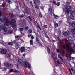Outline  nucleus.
Wrapping results in <instances>:
<instances>
[{"instance_id": "obj_59", "label": "nucleus", "mask_w": 75, "mask_h": 75, "mask_svg": "<svg viewBox=\"0 0 75 75\" xmlns=\"http://www.w3.org/2000/svg\"><path fill=\"white\" fill-rule=\"evenodd\" d=\"M37 1L38 3H40V0H37Z\"/></svg>"}, {"instance_id": "obj_27", "label": "nucleus", "mask_w": 75, "mask_h": 75, "mask_svg": "<svg viewBox=\"0 0 75 75\" xmlns=\"http://www.w3.org/2000/svg\"><path fill=\"white\" fill-rule=\"evenodd\" d=\"M27 18H28V20H30V21H32V20H31V18H30V16L28 17Z\"/></svg>"}, {"instance_id": "obj_26", "label": "nucleus", "mask_w": 75, "mask_h": 75, "mask_svg": "<svg viewBox=\"0 0 75 75\" xmlns=\"http://www.w3.org/2000/svg\"><path fill=\"white\" fill-rule=\"evenodd\" d=\"M35 7L37 9H38V5H37V4L35 5Z\"/></svg>"}, {"instance_id": "obj_48", "label": "nucleus", "mask_w": 75, "mask_h": 75, "mask_svg": "<svg viewBox=\"0 0 75 75\" xmlns=\"http://www.w3.org/2000/svg\"><path fill=\"white\" fill-rule=\"evenodd\" d=\"M55 26L56 27H58V23H56L55 24Z\"/></svg>"}, {"instance_id": "obj_45", "label": "nucleus", "mask_w": 75, "mask_h": 75, "mask_svg": "<svg viewBox=\"0 0 75 75\" xmlns=\"http://www.w3.org/2000/svg\"><path fill=\"white\" fill-rule=\"evenodd\" d=\"M72 36L74 37H75V33H74L73 34Z\"/></svg>"}, {"instance_id": "obj_4", "label": "nucleus", "mask_w": 75, "mask_h": 75, "mask_svg": "<svg viewBox=\"0 0 75 75\" xmlns=\"http://www.w3.org/2000/svg\"><path fill=\"white\" fill-rule=\"evenodd\" d=\"M16 61L19 64H20L21 65H23L25 67H27L29 69H31V65L29 62H27V59H26V60L23 61L21 59H17Z\"/></svg>"}, {"instance_id": "obj_54", "label": "nucleus", "mask_w": 75, "mask_h": 75, "mask_svg": "<svg viewBox=\"0 0 75 75\" xmlns=\"http://www.w3.org/2000/svg\"><path fill=\"white\" fill-rule=\"evenodd\" d=\"M23 57H25V55H26V54H23Z\"/></svg>"}, {"instance_id": "obj_15", "label": "nucleus", "mask_w": 75, "mask_h": 75, "mask_svg": "<svg viewBox=\"0 0 75 75\" xmlns=\"http://www.w3.org/2000/svg\"><path fill=\"white\" fill-rule=\"evenodd\" d=\"M10 71L11 72H15V73H16V74H18V73H19V72L18 71L16 70H13V69H11Z\"/></svg>"}, {"instance_id": "obj_42", "label": "nucleus", "mask_w": 75, "mask_h": 75, "mask_svg": "<svg viewBox=\"0 0 75 75\" xmlns=\"http://www.w3.org/2000/svg\"><path fill=\"white\" fill-rule=\"evenodd\" d=\"M40 8L41 9H42V10H43L44 9V6H40Z\"/></svg>"}, {"instance_id": "obj_17", "label": "nucleus", "mask_w": 75, "mask_h": 75, "mask_svg": "<svg viewBox=\"0 0 75 75\" xmlns=\"http://www.w3.org/2000/svg\"><path fill=\"white\" fill-rule=\"evenodd\" d=\"M20 35H18L15 36V38L16 40H18L20 39Z\"/></svg>"}, {"instance_id": "obj_51", "label": "nucleus", "mask_w": 75, "mask_h": 75, "mask_svg": "<svg viewBox=\"0 0 75 75\" xmlns=\"http://www.w3.org/2000/svg\"><path fill=\"white\" fill-rule=\"evenodd\" d=\"M16 1H16H15V3H18V0H15Z\"/></svg>"}, {"instance_id": "obj_38", "label": "nucleus", "mask_w": 75, "mask_h": 75, "mask_svg": "<svg viewBox=\"0 0 75 75\" xmlns=\"http://www.w3.org/2000/svg\"><path fill=\"white\" fill-rule=\"evenodd\" d=\"M13 44V42H10L8 43V44L10 45H12Z\"/></svg>"}, {"instance_id": "obj_7", "label": "nucleus", "mask_w": 75, "mask_h": 75, "mask_svg": "<svg viewBox=\"0 0 75 75\" xmlns=\"http://www.w3.org/2000/svg\"><path fill=\"white\" fill-rule=\"evenodd\" d=\"M7 52V50L4 49L0 48V53H1V54H6Z\"/></svg>"}, {"instance_id": "obj_36", "label": "nucleus", "mask_w": 75, "mask_h": 75, "mask_svg": "<svg viewBox=\"0 0 75 75\" xmlns=\"http://www.w3.org/2000/svg\"><path fill=\"white\" fill-rule=\"evenodd\" d=\"M8 2L9 3V4H11V1H10V0H8Z\"/></svg>"}, {"instance_id": "obj_44", "label": "nucleus", "mask_w": 75, "mask_h": 75, "mask_svg": "<svg viewBox=\"0 0 75 75\" xmlns=\"http://www.w3.org/2000/svg\"><path fill=\"white\" fill-rule=\"evenodd\" d=\"M39 15L40 17H42V16H41V13H39Z\"/></svg>"}, {"instance_id": "obj_60", "label": "nucleus", "mask_w": 75, "mask_h": 75, "mask_svg": "<svg viewBox=\"0 0 75 75\" xmlns=\"http://www.w3.org/2000/svg\"><path fill=\"white\" fill-rule=\"evenodd\" d=\"M66 3H67V4H69V2H68V1H67Z\"/></svg>"}, {"instance_id": "obj_55", "label": "nucleus", "mask_w": 75, "mask_h": 75, "mask_svg": "<svg viewBox=\"0 0 75 75\" xmlns=\"http://www.w3.org/2000/svg\"><path fill=\"white\" fill-rule=\"evenodd\" d=\"M31 38L32 39H34V37L33 36H31Z\"/></svg>"}, {"instance_id": "obj_24", "label": "nucleus", "mask_w": 75, "mask_h": 75, "mask_svg": "<svg viewBox=\"0 0 75 75\" xmlns=\"http://www.w3.org/2000/svg\"><path fill=\"white\" fill-rule=\"evenodd\" d=\"M1 44H4H4H6V43L5 42H4L3 41L1 40Z\"/></svg>"}, {"instance_id": "obj_56", "label": "nucleus", "mask_w": 75, "mask_h": 75, "mask_svg": "<svg viewBox=\"0 0 75 75\" xmlns=\"http://www.w3.org/2000/svg\"><path fill=\"white\" fill-rule=\"evenodd\" d=\"M62 53H63V54H64L65 51H64V50H63V51L62 52Z\"/></svg>"}, {"instance_id": "obj_31", "label": "nucleus", "mask_w": 75, "mask_h": 75, "mask_svg": "<svg viewBox=\"0 0 75 75\" xmlns=\"http://www.w3.org/2000/svg\"><path fill=\"white\" fill-rule=\"evenodd\" d=\"M69 69L70 71V72L71 75H72V72H71V69H70V68H69Z\"/></svg>"}, {"instance_id": "obj_49", "label": "nucleus", "mask_w": 75, "mask_h": 75, "mask_svg": "<svg viewBox=\"0 0 75 75\" xmlns=\"http://www.w3.org/2000/svg\"><path fill=\"white\" fill-rule=\"evenodd\" d=\"M1 16V10H0V17Z\"/></svg>"}, {"instance_id": "obj_6", "label": "nucleus", "mask_w": 75, "mask_h": 75, "mask_svg": "<svg viewBox=\"0 0 75 75\" xmlns=\"http://www.w3.org/2000/svg\"><path fill=\"white\" fill-rule=\"evenodd\" d=\"M71 31L70 30H69V31L64 32L63 33L64 35V36L67 37V36L69 35V34H72V33H74V32H75V28L71 29Z\"/></svg>"}, {"instance_id": "obj_50", "label": "nucleus", "mask_w": 75, "mask_h": 75, "mask_svg": "<svg viewBox=\"0 0 75 75\" xmlns=\"http://www.w3.org/2000/svg\"><path fill=\"white\" fill-rule=\"evenodd\" d=\"M57 52H59V49L57 50Z\"/></svg>"}, {"instance_id": "obj_18", "label": "nucleus", "mask_w": 75, "mask_h": 75, "mask_svg": "<svg viewBox=\"0 0 75 75\" xmlns=\"http://www.w3.org/2000/svg\"><path fill=\"white\" fill-rule=\"evenodd\" d=\"M15 45H16V49H18V48H19V47L20 46L18 43H16V44Z\"/></svg>"}, {"instance_id": "obj_12", "label": "nucleus", "mask_w": 75, "mask_h": 75, "mask_svg": "<svg viewBox=\"0 0 75 75\" xmlns=\"http://www.w3.org/2000/svg\"><path fill=\"white\" fill-rule=\"evenodd\" d=\"M13 30H10L8 32H7V30H6V31H4V32H5L4 34L5 35H7L8 34H11V33H13Z\"/></svg>"}, {"instance_id": "obj_43", "label": "nucleus", "mask_w": 75, "mask_h": 75, "mask_svg": "<svg viewBox=\"0 0 75 75\" xmlns=\"http://www.w3.org/2000/svg\"><path fill=\"white\" fill-rule=\"evenodd\" d=\"M72 63H73V64H74V65H75V61L72 60Z\"/></svg>"}, {"instance_id": "obj_5", "label": "nucleus", "mask_w": 75, "mask_h": 75, "mask_svg": "<svg viewBox=\"0 0 75 75\" xmlns=\"http://www.w3.org/2000/svg\"><path fill=\"white\" fill-rule=\"evenodd\" d=\"M49 14L50 15H51L52 16H53L56 18V19H58V18L59 16H58L57 15H56L54 13V11L53 10H52L51 8H50L49 10Z\"/></svg>"}, {"instance_id": "obj_61", "label": "nucleus", "mask_w": 75, "mask_h": 75, "mask_svg": "<svg viewBox=\"0 0 75 75\" xmlns=\"http://www.w3.org/2000/svg\"><path fill=\"white\" fill-rule=\"evenodd\" d=\"M62 22V21H59V23H61Z\"/></svg>"}, {"instance_id": "obj_40", "label": "nucleus", "mask_w": 75, "mask_h": 75, "mask_svg": "<svg viewBox=\"0 0 75 75\" xmlns=\"http://www.w3.org/2000/svg\"><path fill=\"white\" fill-rule=\"evenodd\" d=\"M57 64H61V63L58 60H57Z\"/></svg>"}, {"instance_id": "obj_57", "label": "nucleus", "mask_w": 75, "mask_h": 75, "mask_svg": "<svg viewBox=\"0 0 75 75\" xmlns=\"http://www.w3.org/2000/svg\"><path fill=\"white\" fill-rule=\"evenodd\" d=\"M31 35H29L28 36V37H31Z\"/></svg>"}, {"instance_id": "obj_32", "label": "nucleus", "mask_w": 75, "mask_h": 75, "mask_svg": "<svg viewBox=\"0 0 75 75\" xmlns=\"http://www.w3.org/2000/svg\"><path fill=\"white\" fill-rule=\"evenodd\" d=\"M33 40H31L30 41V45H33Z\"/></svg>"}, {"instance_id": "obj_58", "label": "nucleus", "mask_w": 75, "mask_h": 75, "mask_svg": "<svg viewBox=\"0 0 75 75\" xmlns=\"http://www.w3.org/2000/svg\"><path fill=\"white\" fill-rule=\"evenodd\" d=\"M38 27L39 28V29L40 30H41V28H40V27L39 26H38Z\"/></svg>"}, {"instance_id": "obj_30", "label": "nucleus", "mask_w": 75, "mask_h": 75, "mask_svg": "<svg viewBox=\"0 0 75 75\" xmlns=\"http://www.w3.org/2000/svg\"><path fill=\"white\" fill-rule=\"evenodd\" d=\"M19 17L21 18H23L24 17V15H22L21 16H20Z\"/></svg>"}, {"instance_id": "obj_11", "label": "nucleus", "mask_w": 75, "mask_h": 75, "mask_svg": "<svg viewBox=\"0 0 75 75\" xmlns=\"http://www.w3.org/2000/svg\"><path fill=\"white\" fill-rule=\"evenodd\" d=\"M25 50V49L24 47H22L19 49V51L21 53H23V52H24Z\"/></svg>"}, {"instance_id": "obj_2", "label": "nucleus", "mask_w": 75, "mask_h": 75, "mask_svg": "<svg viewBox=\"0 0 75 75\" xmlns=\"http://www.w3.org/2000/svg\"><path fill=\"white\" fill-rule=\"evenodd\" d=\"M4 21V26H8L10 25L12 27V29H14V28L16 27V20L14 19H12L9 22H8V18L5 17L4 19L2 18H0V24H2Z\"/></svg>"}, {"instance_id": "obj_16", "label": "nucleus", "mask_w": 75, "mask_h": 75, "mask_svg": "<svg viewBox=\"0 0 75 75\" xmlns=\"http://www.w3.org/2000/svg\"><path fill=\"white\" fill-rule=\"evenodd\" d=\"M67 59L69 60V61H70V60H71V59H74V58L72 57H71L69 56H68L67 57Z\"/></svg>"}, {"instance_id": "obj_46", "label": "nucleus", "mask_w": 75, "mask_h": 75, "mask_svg": "<svg viewBox=\"0 0 75 75\" xmlns=\"http://www.w3.org/2000/svg\"><path fill=\"white\" fill-rule=\"evenodd\" d=\"M20 31H22L23 30V28H21L20 29Z\"/></svg>"}, {"instance_id": "obj_35", "label": "nucleus", "mask_w": 75, "mask_h": 75, "mask_svg": "<svg viewBox=\"0 0 75 75\" xmlns=\"http://www.w3.org/2000/svg\"><path fill=\"white\" fill-rule=\"evenodd\" d=\"M56 5H57V6H59L60 5V2H58L57 3V4H56Z\"/></svg>"}, {"instance_id": "obj_39", "label": "nucleus", "mask_w": 75, "mask_h": 75, "mask_svg": "<svg viewBox=\"0 0 75 75\" xmlns=\"http://www.w3.org/2000/svg\"><path fill=\"white\" fill-rule=\"evenodd\" d=\"M28 29V27L27 26L25 27V30L26 31H27Z\"/></svg>"}, {"instance_id": "obj_3", "label": "nucleus", "mask_w": 75, "mask_h": 75, "mask_svg": "<svg viewBox=\"0 0 75 75\" xmlns=\"http://www.w3.org/2000/svg\"><path fill=\"white\" fill-rule=\"evenodd\" d=\"M71 7L69 6H68L67 7H65L64 8H63L64 11H65L66 13L67 14H68L69 13L71 14V15L70 16H69L68 18H67V23H69L71 19L74 20V17H75V10H74L72 11H71L70 10Z\"/></svg>"}, {"instance_id": "obj_41", "label": "nucleus", "mask_w": 75, "mask_h": 75, "mask_svg": "<svg viewBox=\"0 0 75 75\" xmlns=\"http://www.w3.org/2000/svg\"><path fill=\"white\" fill-rule=\"evenodd\" d=\"M33 1H34V4H37V1H36V0H34Z\"/></svg>"}, {"instance_id": "obj_8", "label": "nucleus", "mask_w": 75, "mask_h": 75, "mask_svg": "<svg viewBox=\"0 0 75 75\" xmlns=\"http://www.w3.org/2000/svg\"><path fill=\"white\" fill-rule=\"evenodd\" d=\"M23 4H24L25 6V10L24 11V13H28L29 11L30 10L28 9V7H27V6L25 5V3L24 2H23Z\"/></svg>"}, {"instance_id": "obj_13", "label": "nucleus", "mask_w": 75, "mask_h": 75, "mask_svg": "<svg viewBox=\"0 0 75 75\" xmlns=\"http://www.w3.org/2000/svg\"><path fill=\"white\" fill-rule=\"evenodd\" d=\"M69 25H70L71 27H75V23L74 22H72V23L71 22H69Z\"/></svg>"}, {"instance_id": "obj_33", "label": "nucleus", "mask_w": 75, "mask_h": 75, "mask_svg": "<svg viewBox=\"0 0 75 75\" xmlns=\"http://www.w3.org/2000/svg\"><path fill=\"white\" fill-rule=\"evenodd\" d=\"M31 33H32V30L31 29H30L29 30V33L30 34H31Z\"/></svg>"}, {"instance_id": "obj_62", "label": "nucleus", "mask_w": 75, "mask_h": 75, "mask_svg": "<svg viewBox=\"0 0 75 75\" xmlns=\"http://www.w3.org/2000/svg\"><path fill=\"white\" fill-rule=\"evenodd\" d=\"M71 71H74V70L73 69H72V68H71Z\"/></svg>"}, {"instance_id": "obj_1", "label": "nucleus", "mask_w": 75, "mask_h": 75, "mask_svg": "<svg viewBox=\"0 0 75 75\" xmlns=\"http://www.w3.org/2000/svg\"><path fill=\"white\" fill-rule=\"evenodd\" d=\"M59 41L60 45L58 44V45L60 48H66L69 52L75 53V43H74V42L72 40L69 41V38H65L66 45L63 43L62 39H60Z\"/></svg>"}, {"instance_id": "obj_63", "label": "nucleus", "mask_w": 75, "mask_h": 75, "mask_svg": "<svg viewBox=\"0 0 75 75\" xmlns=\"http://www.w3.org/2000/svg\"><path fill=\"white\" fill-rule=\"evenodd\" d=\"M53 42H55V40H53Z\"/></svg>"}, {"instance_id": "obj_34", "label": "nucleus", "mask_w": 75, "mask_h": 75, "mask_svg": "<svg viewBox=\"0 0 75 75\" xmlns=\"http://www.w3.org/2000/svg\"><path fill=\"white\" fill-rule=\"evenodd\" d=\"M47 51L49 52V54H50V48H49V47H47Z\"/></svg>"}, {"instance_id": "obj_19", "label": "nucleus", "mask_w": 75, "mask_h": 75, "mask_svg": "<svg viewBox=\"0 0 75 75\" xmlns=\"http://www.w3.org/2000/svg\"><path fill=\"white\" fill-rule=\"evenodd\" d=\"M1 68L2 71H4L5 72L6 71L7 69L6 68H2V67H1Z\"/></svg>"}, {"instance_id": "obj_22", "label": "nucleus", "mask_w": 75, "mask_h": 75, "mask_svg": "<svg viewBox=\"0 0 75 75\" xmlns=\"http://www.w3.org/2000/svg\"><path fill=\"white\" fill-rule=\"evenodd\" d=\"M29 74L30 75H34V74H33V71H31L29 73Z\"/></svg>"}, {"instance_id": "obj_53", "label": "nucleus", "mask_w": 75, "mask_h": 75, "mask_svg": "<svg viewBox=\"0 0 75 75\" xmlns=\"http://www.w3.org/2000/svg\"><path fill=\"white\" fill-rule=\"evenodd\" d=\"M44 27H45V28H47V25H44Z\"/></svg>"}, {"instance_id": "obj_52", "label": "nucleus", "mask_w": 75, "mask_h": 75, "mask_svg": "<svg viewBox=\"0 0 75 75\" xmlns=\"http://www.w3.org/2000/svg\"><path fill=\"white\" fill-rule=\"evenodd\" d=\"M21 34H22V35H25L24 33H23L21 32Z\"/></svg>"}, {"instance_id": "obj_37", "label": "nucleus", "mask_w": 75, "mask_h": 75, "mask_svg": "<svg viewBox=\"0 0 75 75\" xmlns=\"http://www.w3.org/2000/svg\"><path fill=\"white\" fill-rule=\"evenodd\" d=\"M53 3L54 4V5H56V2L54 0L53 1Z\"/></svg>"}, {"instance_id": "obj_64", "label": "nucleus", "mask_w": 75, "mask_h": 75, "mask_svg": "<svg viewBox=\"0 0 75 75\" xmlns=\"http://www.w3.org/2000/svg\"><path fill=\"white\" fill-rule=\"evenodd\" d=\"M36 40H38V38L36 37Z\"/></svg>"}, {"instance_id": "obj_20", "label": "nucleus", "mask_w": 75, "mask_h": 75, "mask_svg": "<svg viewBox=\"0 0 75 75\" xmlns=\"http://www.w3.org/2000/svg\"><path fill=\"white\" fill-rule=\"evenodd\" d=\"M15 67L18 68V69H19V64H15Z\"/></svg>"}, {"instance_id": "obj_21", "label": "nucleus", "mask_w": 75, "mask_h": 75, "mask_svg": "<svg viewBox=\"0 0 75 75\" xmlns=\"http://www.w3.org/2000/svg\"><path fill=\"white\" fill-rule=\"evenodd\" d=\"M36 41H37V42H38L39 44H40V45H41V46H42L41 43H40V41H39V40H38V39L37 40H36Z\"/></svg>"}, {"instance_id": "obj_9", "label": "nucleus", "mask_w": 75, "mask_h": 75, "mask_svg": "<svg viewBox=\"0 0 75 75\" xmlns=\"http://www.w3.org/2000/svg\"><path fill=\"white\" fill-rule=\"evenodd\" d=\"M2 29L4 31H7V28L4 25H0V30Z\"/></svg>"}, {"instance_id": "obj_10", "label": "nucleus", "mask_w": 75, "mask_h": 75, "mask_svg": "<svg viewBox=\"0 0 75 75\" xmlns=\"http://www.w3.org/2000/svg\"><path fill=\"white\" fill-rule=\"evenodd\" d=\"M4 65L6 66V67H10V68H12L13 67V65L11 64L10 63H8L7 62H5L4 64Z\"/></svg>"}, {"instance_id": "obj_25", "label": "nucleus", "mask_w": 75, "mask_h": 75, "mask_svg": "<svg viewBox=\"0 0 75 75\" xmlns=\"http://www.w3.org/2000/svg\"><path fill=\"white\" fill-rule=\"evenodd\" d=\"M5 6H6V4H5V3L4 2L3 3L2 5V7H4Z\"/></svg>"}, {"instance_id": "obj_14", "label": "nucleus", "mask_w": 75, "mask_h": 75, "mask_svg": "<svg viewBox=\"0 0 75 75\" xmlns=\"http://www.w3.org/2000/svg\"><path fill=\"white\" fill-rule=\"evenodd\" d=\"M58 36H57V38H58L59 40V38L61 37V31L60 30H58Z\"/></svg>"}, {"instance_id": "obj_28", "label": "nucleus", "mask_w": 75, "mask_h": 75, "mask_svg": "<svg viewBox=\"0 0 75 75\" xmlns=\"http://www.w3.org/2000/svg\"><path fill=\"white\" fill-rule=\"evenodd\" d=\"M10 56H11V54H10V53H9L8 54V56H7L8 58H9V59H10Z\"/></svg>"}, {"instance_id": "obj_47", "label": "nucleus", "mask_w": 75, "mask_h": 75, "mask_svg": "<svg viewBox=\"0 0 75 75\" xmlns=\"http://www.w3.org/2000/svg\"><path fill=\"white\" fill-rule=\"evenodd\" d=\"M50 28H52L53 27L50 24Z\"/></svg>"}, {"instance_id": "obj_29", "label": "nucleus", "mask_w": 75, "mask_h": 75, "mask_svg": "<svg viewBox=\"0 0 75 75\" xmlns=\"http://www.w3.org/2000/svg\"><path fill=\"white\" fill-rule=\"evenodd\" d=\"M9 16H10V17H11L12 18L14 17V15L11 14H10L9 15Z\"/></svg>"}, {"instance_id": "obj_23", "label": "nucleus", "mask_w": 75, "mask_h": 75, "mask_svg": "<svg viewBox=\"0 0 75 75\" xmlns=\"http://www.w3.org/2000/svg\"><path fill=\"white\" fill-rule=\"evenodd\" d=\"M58 57L59 58L61 59L62 61H63V59L61 57V55H60V54H58Z\"/></svg>"}]
</instances>
